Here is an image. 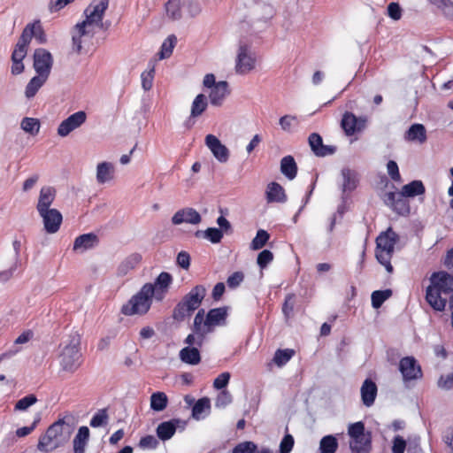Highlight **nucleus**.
I'll use <instances>...</instances> for the list:
<instances>
[{
  "mask_svg": "<svg viewBox=\"0 0 453 453\" xmlns=\"http://www.w3.org/2000/svg\"><path fill=\"white\" fill-rule=\"evenodd\" d=\"M71 420V416H65L50 425L45 434L40 437L37 449L49 452L66 444L73 432Z\"/></svg>",
  "mask_w": 453,
  "mask_h": 453,
  "instance_id": "1",
  "label": "nucleus"
},
{
  "mask_svg": "<svg viewBox=\"0 0 453 453\" xmlns=\"http://www.w3.org/2000/svg\"><path fill=\"white\" fill-rule=\"evenodd\" d=\"M431 284L426 288V300L435 311L445 309L447 298L442 295L453 292V275L446 272L434 273L430 277Z\"/></svg>",
  "mask_w": 453,
  "mask_h": 453,
  "instance_id": "2",
  "label": "nucleus"
},
{
  "mask_svg": "<svg viewBox=\"0 0 453 453\" xmlns=\"http://www.w3.org/2000/svg\"><path fill=\"white\" fill-rule=\"evenodd\" d=\"M398 240V234L390 227L387 231L380 233L376 238V259L389 273H392L394 270L391 265V258L394 255L395 245Z\"/></svg>",
  "mask_w": 453,
  "mask_h": 453,
  "instance_id": "3",
  "label": "nucleus"
},
{
  "mask_svg": "<svg viewBox=\"0 0 453 453\" xmlns=\"http://www.w3.org/2000/svg\"><path fill=\"white\" fill-rule=\"evenodd\" d=\"M206 296V288L203 285H196L175 306L173 318L177 321H183L186 318L198 309Z\"/></svg>",
  "mask_w": 453,
  "mask_h": 453,
  "instance_id": "4",
  "label": "nucleus"
},
{
  "mask_svg": "<svg viewBox=\"0 0 453 453\" xmlns=\"http://www.w3.org/2000/svg\"><path fill=\"white\" fill-rule=\"evenodd\" d=\"M153 298L150 283H145L139 292L122 306L121 312L126 316L144 315L150 309Z\"/></svg>",
  "mask_w": 453,
  "mask_h": 453,
  "instance_id": "5",
  "label": "nucleus"
},
{
  "mask_svg": "<svg viewBox=\"0 0 453 453\" xmlns=\"http://www.w3.org/2000/svg\"><path fill=\"white\" fill-rule=\"evenodd\" d=\"M81 339L76 333L69 336L68 342L63 347L59 355V363L65 372H73L81 364V354L80 351Z\"/></svg>",
  "mask_w": 453,
  "mask_h": 453,
  "instance_id": "6",
  "label": "nucleus"
},
{
  "mask_svg": "<svg viewBox=\"0 0 453 453\" xmlns=\"http://www.w3.org/2000/svg\"><path fill=\"white\" fill-rule=\"evenodd\" d=\"M108 5L109 0H92L84 11L85 19L81 23L94 30L96 27L103 28V19Z\"/></svg>",
  "mask_w": 453,
  "mask_h": 453,
  "instance_id": "7",
  "label": "nucleus"
},
{
  "mask_svg": "<svg viewBox=\"0 0 453 453\" xmlns=\"http://www.w3.org/2000/svg\"><path fill=\"white\" fill-rule=\"evenodd\" d=\"M53 65V58L45 49H37L34 53V68L37 75L49 78Z\"/></svg>",
  "mask_w": 453,
  "mask_h": 453,
  "instance_id": "8",
  "label": "nucleus"
},
{
  "mask_svg": "<svg viewBox=\"0 0 453 453\" xmlns=\"http://www.w3.org/2000/svg\"><path fill=\"white\" fill-rule=\"evenodd\" d=\"M86 120L87 114L85 111H76L61 121V123L58 125L57 133L60 137H66L73 131L81 127L86 122Z\"/></svg>",
  "mask_w": 453,
  "mask_h": 453,
  "instance_id": "9",
  "label": "nucleus"
},
{
  "mask_svg": "<svg viewBox=\"0 0 453 453\" xmlns=\"http://www.w3.org/2000/svg\"><path fill=\"white\" fill-rule=\"evenodd\" d=\"M256 59L252 56L248 45L240 43L237 57L235 71L239 74H246L255 68Z\"/></svg>",
  "mask_w": 453,
  "mask_h": 453,
  "instance_id": "10",
  "label": "nucleus"
},
{
  "mask_svg": "<svg viewBox=\"0 0 453 453\" xmlns=\"http://www.w3.org/2000/svg\"><path fill=\"white\" fill-rule=\"evenodd\" d=\"M384 203L399 215L406 216L410 213L411 208L408 197L400 192H388L384 196Z\"/></svg>",
  "mask_w": 453,
  "mask_h": 453,
  "instance_id": "11",
  "label": "nucleus"
},
{
  "mask_svg": "<svg viewBox=\"0 0 453 453\" xmlns=\"http://www.w3.org/2000/svg\"><path fill=\"white\" fill-rule=\"evenodd\" d=\"M203 314L204 310L201 309L195 316L193 334H188L185 340V343H187L189 347H192L194 345L201 347L203 342L205 335L209 334L208 330L204 329L202 326V324L203 322Z\"/></svg>",
  "mask_w": 453,
  "mask_h": 453,
  "instance_id": "12",
  "label": "nucleus"
},
{
  "mask_svg": "<svg viewBox=\"0 0 453 453\" xmlns=\"http://www.w3.org/2000/svg\"><path fill=\"white\" fill-rule=\"evenodd\" d=\"M399 370L404 382L418 380L422 377V370L413 357H405L400 360Z\"/></svg>",
  "mask_w": 453,
  "mask_h": 453,
  "instance_id": "13",
  "label": "nucleus"
},
{
  "mask_svg": "<svg viewBox=\"0 0 453 453\" xmlns=\"http://www.w3.org/2000/svg\"><path fill=\"white\" fill-rule=\"evenodd\" d=\"M173 282V277L169 273L162 272L155 280L154 283H150L152 288V296L154 299L160 302L162 301Z\"/></svg>",
  "mask_w": 453,
  "mask_h": 453,
  "instance_id": "14",
  "label": "nucleus"
},
{
  "mask_svg": "<svg viewBox=\"0 0 453 453\" xmlns=\"http://www.w3.org/2000/svg\"><path fill=\"white\" fill-rule=\"evenodd\" d=\"M95 35V30L91 27L85 26V24L78 23L73 30V50L76 53H81L82 44L91 39Z\"/></svg>",
  "mask_w": 453,
  "mask_h": 453,
  "instance_id": "15",
  "label": "nucleus"
},
{
  "mask_svg": "<svg viewBox=\"0 0 453 453\" xmlns=\"http://www.w3.org/2000/svg\"><path fill=\"white\" fill-rule=\"evenodd\" d=\"M366 119L357 118L352 112H345L341 121V127L346 135L350 136L361 132L365 127Z\"/></svg>",
  "mask_w": 453,
  "mask_h": 453,
  "instance_id": "16",
  "label": "nucleus"
},
{
  "mask_svg": "<svg viewBox=\"0 0 453 453\" xmlns=\"http://www.w3.org/2000/svg\"><path fill=\"white\" fill-rule=\"evenodd\" d=\"M204 142L205 145L219 162L226 163L228 161L230 156L229 150L222 144L217 136L207 134Z\"/></svg>",
  "mask_w": 453,
  "mask_h": 453,
  "instance_id": "17",
  "label": "nucleus"
},
{
  "mask_svg": "<svg viewBox=\"0 0 453 453\" xmlns=\"http://www.w3.org/2000/svg\"><path fill=\"white\" fill-rule=\"evenodd\" d=\"M202 221L199 212L191 208L186 207L177 211L172 217V223L175 226L187 223L191 225H198Z\"/></svg>",
  "mask_w": 453,
  "mask_h": 453,
  "instance_id": "18",
  "label": "nucleus"
},
{
  "mask_svg": "<svg viewBox=\"0 0 453 453\" xmlns=\"http://www.w3.org/2000/svg\"><path fill=\"white\" fill-rule=\"evenodd\" d=\"M227 316V308L220 307L215 308L209 311L206 315V319H203L202 326L211 333L213 328L217 326L224 325Z\"/></svg>",
  "mask_w": 453,
  "mask_h": 453,
  "instance_id": "19",
  "label": "nucleus"
},
{
  "mask_svg": "<svg viewBox=\"0 0 453 453\" xmlns=\"http://www.w3.org/2000/svg\"><path fill=\"white\" fill-rule=\"evenodd\" d=\"M39 214L42 218L47 233L55 234L58 231L63 218L57 209L47 210Z\"/></svg>",
  "mask_w": 453,
  "mask_h": 453,
  "instance_id": "20",
  "label": "nucleus"
},
{
  "mask_svg": "<svg viewBox=\"0 0 453 453\" xmlns=\"http://www.w3.org/2000/svg\"><path fill=\"white\" fill-rule=\"evenodd\" d=\"M228 83L225 81H218L217 85L210 89V103L213 106H221L224 100L229 95Z\"/></svg>",
  "mask_w": 453,
  "mask_h": 453,
  "instance_id": "21",
  "label": "nucleus"
},
{
  "mask_svg": "<svg viewBox=\"0 0 453 453\" xmlns=\"http://www.w3.org/2000/svg\"><path fill=\"white\" fill-rule=\"evenodd\" d=\"M309 144L311 150L317 157H326L332 155L335 152V147L330 145H324L322 137L317 134L312 133L309 136Z\"/></svg>",
  "mask_w": 453,
  "mask_h": 453,
  "instance_id": "22",
  "label": "nucleus"
},
{
  "mask_svg": "<svg viewBox=\"0 0 453 453\" xmlns=\"http://www.w3.org/2000/svg\"><path fill=\"white\" fill-rule=\"evenodd\" d=\"M181 423L182 421L179 418H173L160 423L156 430L157 437L164 441L171 439Z\"/></svg>",
  "mask_w": 453,
  "mask_h": 453,
  "instance_id": "23",
  "label": "nucleus"
},
{
  "mask_svg": "<svg viewBox=\"0 0 453 453\" xmlns=\"http://www.w3.org/2000/svg\"><path fill=\"white\" fill-rule=\"evenodd\" d=\"M99 242L98 237L93 233L84 234L78 236L73 243V250L84 252L87 250L93 249Z\"/></svg>",
  "mask_w": 453,
  "mask_h": 453,
  "instance_id": "24",
  "label": "nucleus"
},
{
  "mask_svg": "<svg viewBox=\"0 0 453 453\" xmlns=\"http://www.w3.org/2000/svg\"><path fill=\"white\" fill-rule=\"evenodd\" d=\"M371 433L366 432L363 436L351 437L349 447L353 453H369L371 450Z\"/></svg>",
  "mask_w": 453,
  "mask_h": 453,
  "instance_id": "25",
  "label": "nucleus"
},
{
  "mask_svg": "<svg viewBox=\"0 0 453 453\" xmlns=\"http://www.w3.org/2000/svg\"><path fill=\"white\" fill-rule=\"evenodd\" d=\"M56 196V189L52 187H42L40 190L38 203H37V211L39 213H42V211L50 210V206L53 203Z\"/></svg>",
  "mask_w": 453,
  "mask_h": 453,
  "instance_id": "26",
  "label": "nucleus"
},
{
  "mask_svg": "<svg viewBox=\"0 0 453 453\" xmlns=\"http://www.w3.org/2000/svg\"><path fill=\"white\" fill-rule=\"evenodd\" d=\"M265 196L268 203H285L287 201L284 188L274 181L267 185Z\"/></svg>",
  "mask_w": 453,
  "mask_h": 453,
  "instance_id": "27",
  "label": "nucleus"
},
{
  "mask_svg": "<svg viewBox=\"0 0 453 453\" xmlns=\"http://www.w3.org/2000/svg\"><path fill=\"white\" fill-rule=\"evenodd\" d=\"M142 261V255L132 253L125 257L119 265L117 273L119 276H125L134 270Z\"/></svg>",
  "mask_w": 453,
  "mask_h": 453,
  "instance_id": "28",
  "label": "nucleus"
},
{
  "mask_svg": "<svg viewBox=\"0 0 453 453\" xmlns=\"http://www.w3.org/2000/svg\"><path fill=\"white\" fill-rule=\"evenodd\" d=\"M377 395V386L370 379H366L361 387V397L363 403L369 407L373 404Z\"/></svg>",
  "mask_w": 453,
  "mask_h": 453,
  "instance_id": "29",
  "label": "nucleus"
},
{
  "mask_svg": "<svg viewBox=\"0 0 453 453\" xmlns=\"http://www.w3.org/2000/svg\"><path fill=\"white\" fill-rule=\"evenodd\" d=\"M342 175L343 178V193L353 191L357 187L359 180L357 172L349 168H343L342 170Z\"/></svg>",
  "mask_w": 453,
  "mask_h": 453,
  "instance_id": "30",
  "label": "nucleus"
},
{
  "mask_svg": "<svg viewBox=\"0 0 453 453\" xmlns=\"http://www.w3.org/2000/svg\"><path fill=\"white\" fill-rule=\"evenodd\" d=\"M207 107L208 100L205 95H197L191 104L189 121L191 119L200 117L206 111Z\"/></svg>",
  "mask_w": 453,
  "mask_h": 453,
  "instance_id": "31",
  "label": "nucleus"
},
{
  "mask_svg": "<svg viewBox=\"0 0 453 453\" xmlns=\"http://www.w3.org/2000/svg\"><path fill=\"white\" fill-rule=\"evenodd\" d=\"M89 438V429L87 426H81L73 439L74 453H84L85 447Z\"/></svg>",
  "mask_w": 453,
  "mask_h": 453,
  "instance_id": "32",
  "label": "nucleus"
},
{
  "mask_svg": "<svg viewBox=\"0 0 453 453\" xmlns=\"http://www.w3.org/2000/svg\"><path fill=\"white\" fill-rule=\"evenodd\" d=\"M180 358L183 363L196 365L200 363L201 356L197 348L185 347L180 351Z\"/></svg>",
  "mask_w": 453,
  "mask_h": 453,
  "instance_id": "33",
  "label": "nucleus"
},
{
  "mask_svg": "<svg viewBox=\"0 0 453 453\" xmlns=\"http://www.w3.org/2000/svg\"><path fill=\"white\" fill-rule=\"evenodd\" d=\"M405 138L411 142L424 143L426 141V130L422 124H413L408 129Z\"/></svg>",
  "mask_w": 453,
  "mask_h": 453,
  "instance_id": "34",
  "label": "nucleus"
},
{
  "mask_svg": "<svg viewBox=\"0 0 453 453\" xmlns=\"http://www.w3.org/2000/svg\"><path fill=\"white\" fill-rule=\"evenodd\" d=\"M114 167L112 164L103 162L96 167V180L98 183H105L113 178Z\"/></svg>",
  "mask_w": 453,
  "mask_h": 453,
  "instance_id": "35",
  "label": "nucleus"
},
{
  "mask_svg": "<svg viewBox=\"0 0 453 453\" xmlns=\"http://www.w3.org/2000/svg\"><path fill=\"white\" fill-rule=\"evenodd\" d=\"M280 172L288 180L296 178L297 173V165L292 156H286L280 161Z\"/></svg>",
  "mask_w": 453,
  "mask_h": 453,
  "instance_id": "36",
  "label": "nucleus"
},
{
  "mask_svg": "<svg viewBox=\"0 0 453 453\" xmlns=\"http://www.w3.org/2000/svg\"><path fill=\"white\" fill-rule=\"evenodd\" d=\"M425 191L426 188L421 180H412L409 184L404 185L401 189V192L408 198L423 195Z\"/></svg>",
  "mask_w": 453,
  "mask_h": 453,
  "instance_id": "37",
  "label": "nucleus"
},
{
  "mask_svg": "<svg viewBox=\"0 0 453 453\" xmlns=\"http://www.w3.org/2000/svg\"><path fill=\"white\" fill-rule=\"evenodd\" d=\"M48 78L36 75L33 77L27 83L25 90V96L27 98H33L37 91L43 86Z\"/></svg>",
  "mask_w": 453,
  "mask_h": 453,
  "instance_id": "38",
  "label": "nucleus"
},
{
  "mask_svg": "<svg viewBox=\"0 0 453 453\" xmlns=\"http://www.w3.org/2000/svg\"><path fill=\"white\" fill-rule=\"evenodd\" d=\"M168 404V397L164 392H155L150 395V408L155 411H164Z\"/></svg>",
  "mask_w": 453,
  "mask_h": 453,
  "instance_id": "39",
  "label": "nucleus"
},
{
  "mask_svg": "<svg viewBox=\"0 0 453 453\" xmlns=\"http://www.w3.org/2000/svg\"><path fill=\"white\" fill-rule=\"evenodd\" d=\"M20 127L24 132L35 136L39 133L41 124L38 119L26 117L21 120Z\"/></svg>",
  "mask_w": 453,
  "mask_h": 453,
  "instance_id": "40",
  "label": "nucleus"
},
{
  "mask_svg": "<svg viewBox=\"0 0 453 453\" xmlns=\"http://www.w3.org/2000/svg\"><path fill=\"white\" fill-rule=\"evenodd\" d=\"M337 449L338 441L334 435H326L320 440V453H335Z\"/></svg>",
  "mask_w": 453,
  "mask_h": 453,
  "instance_id": "41",
  "label": "nucleus"
},
{
  "mask_svg": "<svg viewBox=\"0 0 453 453\" xmlns=\"http://www.w3.org/2000/svg\"><path fill=\"white\" fill-rule=\"evenodd\" d=\"M211 408V403L209 398L203 397L199 399L192 409V416L196 419H200L205 411H208Z\"/></svg>",
  "mask_w": 453,
  "mask_h": 453,
  "instance_id": "42",
  "label": "nucleus"
},
{
  "mask_svg": "<svg viewBox=\"0 0 453 453\" xmlns=\"http://www.w3.org/2000/svg\"><path fill=\"white\" fill-rule=\"evenodd\" d=\"M165 12L169 19L176 20L181 18L180 1L169 0L165 4Z\"/></svg>",
  "mask_w": 453,
  "mask_h": 453,
  "instance_id": "43",
  "label": "nucleus"
},
{
  "mask_svg": "<svg viewBox=\"0 0 453 453\" xmlns=\"http://www.w3.org/2000/svg\"><path fill=\"white\" fill-rule=\"evenodd\" d=\"M201 234H203L204 238L208 239L212 243H219V242H220L221 239L223 238L222 230L216 228V227H209L204 232H201V231L196 232V237H199Z\"/></svg>",
  "mask_w": 453,
  "mask_h": 453,
  "instance_id": "44",
  "label": "nucleus"
},
{
  "mask_svg": "<svg viewBox=\"0 0 453 453\" xmlns=\"http://www.w3.org/2000/svg\"><path fill=\"white\" fill-rule=\"evenodd\" d=\"M392 296V290L391 289H385V290H376L372 292L371 299H372V305L373 308L378 309L380 308L382 303L388 300Z\"/></svg>",
  "mask_w": 453,
  "mask_h": 453,
  "instance_id": "45",
  "label": "nucleus"
},
{
  "mask_svg": "<svg viewBox=\"0 0 453 453\" xmlns=\"http://www.w3.org/2000/svg\"><path fill=\"white\" fill-rule=\"evenodd\" d=\"M177 42V38L175 35H169L165 42H163L161 46V50L159 52V58L164 59L166 58H169L172 53L173 50Z\"/></svg>",
  "mask_w": 453,
  "mask_h": 453,
  "instance_id": "46",
  "label": "nucleus"
},
{
  "mask_svg": "<svg viewBox=\"0 0 453 453\" xmlns=\"http://www.w3.org/2000/svg\"><path fill=\"white\" fill-rule=\"evenodd\" d=\"M269 238H270V234L267 233V231L259 229L257 232L255 238L252 240V242L250 243V249L253 250H257L262 249L266 244Z\"/></svg>",
  "mask_w": 453,
  "mask_h": 453,
  "instance_id": "47",
  "label": "nucleus"
},
{
  "mask_svg": "<svg viewBox=\"0 0 453 453\" xmlns=\"http://www.w3.org/2000/svg\"><path fill=\"white\" fill-rule=\"evenodd\" d=\"M109 415L106 409L99 410L91 418L89 425L92 427L104 426L108 424Z\"/></svg>",
  "mask_w": 453,
  "mask_h": 453,
  "instance_id": "48",
  "label": "nucleus"
},
{
  "mask_svg": "<svg viewBox=\"0 0 453 453\" xmlns=\"http://www.w3.org/2000/svg\"><path fill=\"white\" fill-rule=\"evenodd\" d=\"M295 354L293 349H278L275 352L273 361L278 366H282L287 364Z\"/></svg>",
  "mask_w": 453,
  "mask_h": 453,
  "instance_id": "49",
  "label": "nucleus"
},
{
  "mask_svg": "<svg viewBox=\"0 0 453 453\" xmlns=\"http://www.w3.org/2000/svg\"><path fill=\"white\" fill-rule=\"evenodd\" d=\"M35 24H27L22 31V34L17 42L18 45H21L27 48L34 35H35Z\"/></svg>",
  "mask_w": 453,
  "mask_h": 453,
  "instance_id": "50",
  "label": "nucleus"
},
{
  "mask_svg": "<svg viewBox=\"0 0 453 453\" xmlns=\"http://www.w3.org/2000/svg\"><path fill=\"white\" fill-rule=\"evenodd\" d=\"M37 402V397L31 394L19 400L14 407L15 411H27L30 406Z\"/></svg>",
  "mask_w": 453,
  "mask_h": 453,
  "instance_id": "51",
  "label": "nucleus"
},
{
  "mask_svg": "<svg viewBox=\"0 0 453 453\" xmlns=\"http://www.w3.org/2000/svg\"><path fill=\"white\" fill-rule=\"evenodd\" d=\"M155 68L152 66L150 70L144 71L141 74L142 87L145 91L150 90L153 85Z\"/></svg>",
  "mask_w": 453,
  "mask_h": 453,
  "instance_id": "52",
  "label": "nucleus"
},
{
  "mask_svg": "<svg viewBox=\"0 0 453 453\" xmlns=\"http://www.w3.org/2000/svg\"><path fill=\"white\" fill-rule=\"evenodd\" d=\"M273 259V254L268 250H262L257 259V263L261 269L265 268Z\"/></svg>",
  "mask_w": 453,
  "mask_h": 453,
  "instance_id": "53",
  "label": "nucleus"
},
{
  "mask_svg": "<svg viewBox=\"0 0 453 453\" xmlns=\"http://www.w3.org/2000/svg\"><path fill=\"white\" fill-rule=\"evenodd\" d=\"M157 439L153 435H146L141 438L139 447L143 449H154L158 446Z\"/></svg>",
  "mask_w": 453,
  "mask_h": 453,
  "instance_id": "54",
  "label": "nucleus"
},
{
  "mask_svg": "<svg viewBox=\"0 0 453 453\" xmlns=\"http://www.w3.org/2000/svg\"><path fill=\"white\" fill-rule=\"evenodd\" d=\"M257 445L252 441L239 443L233 449V453H256Z\"/></svg>",
  "mask_w": 453,
  "mask_h": 453,
  "instance_id": "55",
  "label": "nucleus"
},
{
  "mask_svg": "<svg viewBox=\"0 0 453 453\" xmlns=\"http://www.w3.org/2000/svg\"><path fill=\"white\" fill-rule=\"evenodd\" d=\"M366 434L365 429V425L363 422H356L350 424L348 428V434L349 437H358L363 436V434Z\"/></svg>",
  "mask_w": 453,
  "mask_h": 453,
  "instance_id": "56",
  "label": "nucleus"
},
{
  "mask_svg": "<svg viewBox=\"0 0 453 453\" xmlns=\"http://www.w3.org/2000/svg\"><path fill=\"white\" fill-rule=\"evenodd\" d=\"M387 170L388 175L394 181L400 182L402 180L399 168L395 161L389 160L387 164Z\"/></svg>",
  "mask_w": 453,
  "mask_h": 453,
  "instance_id": "57",
  "label": "nucleus"
},
{
  "mask_svg": "<svg viewBox=\"0 0 453 453\" xmlns=\"http://www.w3.org/2000/svg\"><path fill=\"white\" fill-rule=\"evenodd\" d=\"M74 1L75 0H50L48 9L50 12H57Z\"/></svg>",
  "mask_w": 453,
  "mask_h": 453,
  "instance_id": "58",
  "label": "nucleus"
},
{
  "mask_svg": "<svg viewBox=\"0 0 453 453\" xmlns=\"http://www.w3.org/2000/svg\"><path fill=\"white\" fill-rule=\"evenodd\" d=\"M230 377H231V375H230V373L228 372H225L220 373L214 380L213 387L216 389H223V388H225L227 386L228 382H229Z\"/></svg>",
  "mask_w": 453,
  "mask_h": 453,
  "instance_id": "59",
  "label": "nucleus"
},
{
  "mask_svg": "<svg viewBox=\"0 0 453 453\" xmlns=\"http://www.w3.org/2000/svg\"><path fill=\"white\" fill-rule=\"evenodd\" d=\"M295 306V296L294 295H288L286 296L282 311L286 318H289L292 315L293 310Z\"/></svg>",
  "mask_w": 453,
  "mask_h": 453,
  "instance_id": "60",
  "label": "nucleus"
},
{
  "mask_svg": "<svg viewBox=\"0 0 453 453\" xmlns=\"http://www.w3.org/2000/svg\"><path fill=\"white\" fill-rule=\"evenodd\" d=\"M388 15L394 20H399L402 18V8L397 3H390L388 5Z\"/></svg>",
  "mask_w": 453,
  "mask_h": 453,
  "instance_id": "61",
  "label": "nucleus"
},
{
  "mask_svg": "<svg viewBox=\"0 0 453 453\" xmlns=\"http://www.w3.org/2000/svg\"><path fill=\"white\" fill-rule=\"evenodd\" d=\"M294 446V439L290 434H287L283 437L280 444V453H289Z\"/></svg>",
  "mask_w": 453,
  "mask_h": 453,
  "instance_id": "62",
  "label": "nucleus"
},
{
  "mask_svg": "<svg viewBox=\"0 0 453 453\" xmlns=\"http://www.w3.org/2000/svg\"><path fill=\"white\" fill-rule=\"evenodd\" d=\"M437 384L441 389L449 390L453 388V372L441 376Z\"/></svg>",
  "mask_w": 453,
  "mask_h": 453,
  "instance_id": "63",
  "label": "nucleus"
},
{
  "mask_svg": "<svg viewBox=\"0 0 453 453\" xmlns=\"http://www.w3.org/2000/svg\"><path fill=\"white\" fill-rule=\"evenodd\" d=\"M244 275L241 272H235L227 278V285L231 288L238 287L243 280Z\"/></svg>",
  "mask_w": 453,
  "mask_h": 453,
  "instance_id": "64",
  "label": "nucleus"
}]
</instances>
